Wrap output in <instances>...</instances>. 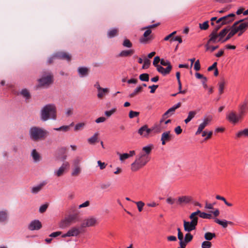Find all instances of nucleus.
<instances>
[{
	"mask_svg": "<svg viewBox=\"0 0 248 248\" xmlns=\"http://www.w3.org/2000/svg\"><path fill=\"white\" fill-rule=\"evenodd\" d=\"M230 31L229 32V33H230L232 36L237 33L238 31L235 27V24H233L232 26L230 28Z\"/></svg>",
	"mask_w": 248,
	"mask_h": 248,
	"instance_id": "51",
	"label": "nucleus"
},
{
	"mask_svg": "<svg viewBox=\"0 0 248 248\" xmlns=\"http://www.w3.org/2000/svg\"><path fill=\"white\" fill-rule=\"evenodd\" d=\"M109 90L108 88H102L100 90L97 91L98 93L97 94V96L98 98L101 99L106 94L108 93Z\"/></svg>",
	"mask_w": 248,
	"mask_h": 248,
	"instance_id": "30",
	"label": "nucleus"
},
{
	"mask_svg": "<svg viewBox=\"0 0 248 248\" xmlns=\"http://www.w3.org/2000/svg\"><path fill=\"white\" fill-rule=\"evenodd\" d=\"M56 107L53 104H49L45 105L41 110L40 118L45 122L49 119L56 120Z\"/></svg>",
	"mask_w": 248,
	"mask_h": 248,
	"instance_id": "1",
	"label": "nucleus"
},
{
	"mask_svg": "<svg viewBox=\"0 0 248 248\" xmlns=\"http://www.w3.org/2000/svg\"><path fill=\"white\" fill-rule=\"evenodd\" d=\"M55 57L57 59L66 60L70 61L71 60V56L68 54L64 52H59L55 54Z\"/></svg>",
	"mask_w": 248,
	"mask_h": 248,
	"instance_id": "22",
	"label": "nucleus"
},
{
	"mask_svg": "<svg viewBox=\"0 0 248 248\" xmlns=\"http://www.w3.org/2000/svg\"><path fill=\"white\" fill-rule=\"evenodd\" d=\"M118 33V30L116 28L112 29L108 31V36L109 38H112L116 36Z\"/></svg>",
	"mask_w": 248,
	"mask_h": 248,
	"instance_id": "39",
	"label": "nucleus"
},
{
	"mask_svg": "<svg viewBox=\"0 0 248 248\" xmlns=\"http://www.w3.org/2000/svg\"><path fill=\"white\" fill-rule=\"evenodd\" d=\"M38 81L41 86H48L53 81V76L50 72L44 71Z\"/></svg>",
	"mask_w": 248,
	"mask_h": 248,
	"instance_id": "4",
	"label": "nucleus"
},
{
	"mask_svg": "<svg viewBox=\"0 0 248 248\" xmlns=\"http://www.w3.org/2000/svg\"><path fill=\"white\" fill-rule=\"evenodd\" d=\"M230 28L229 27H226L223 29L218 34H217V42H221L222 41L223 38L227 34V33L230 31Z\"/></svg>",
	"mask_w": 248,
	"mask_h": 248,
	"instance_id": "23",
	"label": "nucleus"
},
{
	"mask_svg": "<svg viewBox=\"0 0 248 248\" xmlns=\"http://www.w3.org/2000/svg\"><path fill=\"white\" fill-rule=\"evenodd\" d=\"M99 133L96 132L94 135L88 139L87 141L90 144H93L98 141Z\"/></svg>",
	"mask_w": 248,
	"mask_h": 248,
	"instance_id": "36",
	"label": "nucleus"
},
{
	"mask_svg": "<svg viewBox=\"0 0 248 248\" xmlns=\"http://www.w3.org/2000/svg\"><path fill=\"white\" fill-rule=\"evenodd\" d=\"M48 132L39 127H31L29 130L31 139L34 141H38L45 139L47 135Z\"/></svg>",
	"mask_w": 248,
	"mask_h": 248,
	"instance_id": "3",
	"label": "nucleus"
},
{
	"mask_svg": "<svg viewBox=\"0 0 248 248\" xmlns=\"http://www.w3.org/2000/svg\"><path fill=\"white\" fill-rule=\"evenodd\" d=\"M123 45L124 47L127 48H130L132 46V44L130 41V40L127 39H125L124 40L123 43Z\"/></svg>",
	"mask_w": 248,
	"mask_h": 248,
	"instance_id": "49",
	"label": "nucleus"
},
{
	"mask_svg": "<svg viewBox=\"0 0 248 248\" xmlns=\"http://www.w3.org/2000/svg\"><path fill=\"white\" fill-rule=\"evenodd\" d=\"M135 51L133 49L124 50L120 52L118 55L119 57H126L132 55Z\"/></svg>",
	"mask_w": 248,
	"mask_h": 248,
	"instance_id": "24",
	"label": "nucleus"
},
{
	"mask_svg": "<svg viewBox=\"0 0 248 248\" xmlns=\"http://www.w3.org/2000/svg\"><path fill=\"white\" fill-rule=\"evenodd\" d=\"M235 16V15L234 14H230L226 16H224L218 19L217 20L216 23L217 24L221 23V25H223L229 24V23L234 20Z\"/></svg>",
	"mask_w": 248,
	"mask_h": 248,
	"instance_id": "10",
	"label": "nucleus"
},
{
	"mask_svg": "<svg viewBox=\"0 0 248 248\" xmlns=\"http://www.w3.org/2000/svg\"><path fill=\"white\" fill-rule=\"evenodd\" d=\"M46 181H43L39 184L33 186L31 189V192L33 194H36L40 192L43 188V187L46 185Z\"/></svg>",
	"mask_w": 248,
	"mask_h": 248,
	"instance_id": "20",
	"label": "nucleus"
},
{
	"mask_svg": "<svg viewBox=\"0 0 248 248\" xmlns=\"http://www.w3.org/2000/svg\"><path fill=\"white\" fill-rule=\"evenodd\" d=\"M176 78H177V79L178 81V89H179L178 93H182V94L186 93V90L181 91L182 84H181V82L180 81V73L179 72H176Z\"/></svg>",
	"mask_w": 248,
	"mask_h": 248,
	"instance_id": "32",
	"label": "nucleus"
},
{
	"mask_svg": "<svg viewBox=\"0 0 248 248\" xmlns=\"http://www.w3.org/2000/svg\"><path fill=\"white\" fill-rule=\"evenodd\" d=\"M98 222L95 218H87L81 224V227H87L95 225Z\"/></svg>",
	"mask_w": 248,
	"mask_h": 248,
	"instance_id": "17",
	"label": "nucleus"
},
{
	"mask_svg": "<svg viewBox=\"0 0 248 248\" xmlns=\"http://www.w3.org/2000/svg\"><path fill=\"white\" fill-rule=\"evenodd\" d=\"M210 43H214L213 42H209V40L208 41L207 44L205 45L206 50H210L211 52H213L218 47V46H211L209 45Z\"/></svg>",
	"mask_w": 248,
	"mask_h": 248,
	"instance_id": "38",
	"label": "nucleus"
},
{
	"mask_svg": "<svg viewBox=\"0 0 248 248\" xmlns=\"http://www.w3.org/2000/svg\"><path fill=\"white\" fill-rule=\"evenodd\" d=\"M238 111L244 118L248 112V98L242 101L238 106Z\"/></svg>",
	"mask_w": 248,
	"mask_h": 248,
	"instance_id": "7",
	"label": "nucleus"
},
{
	"mask_svg": "<svg viewBox=\"0 0 248 248\" xmlns=\"http://www.w3.org/2000/svg\"><path fill=\"white\" fill-rule=\"evenodd\" d=\"M156 69L158 72L163 76L169 74L172 69V66H167L166 68L163 67L161 65L157 66Z\"/></svg>",
	"mask_w": 248,
	"mask_h": 248,
	"instance_id": "21",
	"label": "nucleus"
},
{
	"mask_svg": "<svg viewBox=\"0 0 248 248\" xmlns=\"http://www.w3.org/2000/svg\"><path fill=\"white\" fill-rule=\"evenodd\" d=\"M166 202L173 207L178 206L177 198H174L172 197H169L166 200Z\"/></svg>",
	"mask_w": 248,
	"mask_h": 248,
	"instance_id": "31",
	"label": "nucleus"
},
{
	"mask_svg": "<svg viewBox=\"0 0 248 248\" xmlns=\"http://www.w3.org/2000/svg\"><path fill=\"white\" fill-rule=\"evenodd\" d=\"M150 65V61L147 58H145L144 60L143 64L142 65V69H147Z\"/></svg>",
	"mask_w": 248,
	"mask_h": 248,
	"instance_id": "53",
	"label": "nucleus"
},
{
	"mask_svg": "<svg viewBox=\"0 0 248 248\" xmlns=\"http://www.w3.org/2000/svg\"><path fill=\"white\" fill-rule=\"evenodd\" d=\"M192 218V220L190 222L184 220V227L185 231L189 232L195 229L198 223V218Z\"/></svg>",
	"mask_w": 248,
	"mask_h": 248,
	"instance_id": "8",
	"label": "nucleus"
},
{
	"mask_svg": "<svg viewBox=\"0 0 248 248\" xmlns=\"http://www.w3.org/2000/svg\"><path fill=\"white\" fill-rule=\"evenodd\" d=\"M172 139L170 131H166L162 134L161 141L162 145H165L166 143L170 141Z\"/></svg>",
	"mask_w": 248,
	"mask_h": 248,
	"instance_id": "19",
	"label": "nucleus"
},
{
	"mask_svg": "<svg viewBox=\"0 0 248 248\" xmlns=\"http://www.w3.org/2000/svg\"><path fill=\"white\" fill-rule=\"evenodd\" d=\"M89 70L86 67H79L78 69V73L80 77H84L88 75Z\"/></svg>",
	"mask_w": 248,
	"mask_h": 248,
	"instance_id": "26",
	"label": "nucleus"
},
{
	"mask_svg": "<svg viewBox=\"0 0 248 248\" xmlns=\"http://www.w3.org/2000/svg\"><path fill=\"white\" fill-rule=\"evenodd\" d=\"M117 154L119 155V158L121 162H123L125 159L129 158L128 153L120 154L118 153Z\"/></svg>",
	"mask_w": 248,
	"mask_h": 248,
	"instance_id": "48",
	"label": "nucleus"
},
{
	"mask_svg": "<svg viewBox=\"0 0 248 248\" xmlns=\"http://www.w3.org/2000/svg\"><path fill=\"white\" fill-rule=\"evenodd\" d=\"M236 137L238 138L243 137L248 138V128H245L243 130L238 131L236 134Z\"/></svg>",
	"mask_w": 248,
	"mask_h": 248,
	"instance_id": "35",
	"label": "nucleus"
},
{
	"mask_svg": "<svg viewBox=\"0 0 248 248\" xmlns=\"http://www.w3.org/2000/svg\"><path fill=\"white\" fill-rule=\"evenodd\" d=\"M161 60L159 56H156L154 58V60L153 62V65L157 67V66H159V65L158 64V63L160 62Z\"/></svg>",
	"mask_w": 248,
	"mask_h": 248,
	"instance_id": "59",
	"label": "nucleus"
},
{
	"mask_svg": "<svg viewBox=\"0 0 248 248\" xmlns=\"http://www.w3.org/2000/svg\"><path fill=\"white\" fill-rule=\"evenodd\" d=\"M154 148L153 144H150L146 146H144L142 149V152L143 153V155L149 156V155L151 153L152 149Z\"/></svg>",
	"mask_w": 248,
	"mask_h": 248,
	"instance_id": "29",
	"label": "nucleus"
},
{
	"mask_svg": "<svg viewBox=\"0 0 248 248\" xmlns=\"http://www.w3.org/2000/svg\"><path fill=\"white\" fill-rule=\"evenodd\" d=\"M142 87L140 86L137 87L134 91V92L129 94V97L132 98L135 96L136 94H137L139 92H140L142 90Z\"/></svg>",
	"mask_w": 248,
	"mask_h": 248,
	"instance_id": "44",
	"label": "nucleus"
},
{
	"mask_svg": "<svg viewBox=\"0 0 248 248\" xmlns=\"http://www.w3.org/2000/svg\"><path fill=\"white\" fill-rule=\"evenodd\" d=\"M31 155L33 159L34 162H37L40 160L41 156L40 154L36 151L35 149H33L31 153Z\"/></svg>",
	"mask_w": 248,
	"mask_h": 248,
	"instance_id": "34",
	"label": "nucleus"
},
{
	"mask_svg": "<svg viewBox=\"0 0 248 248\" xmlns=\"http://www.w3.org/2000/svg\"><path fill=\"white\" fill-rule=\"evenodd\" d=\"M20 94L22 95L26 100L29 99L31 97L30 93L28 90L24 89L20 92Z\"/></svg>",
	"mask_w": 248,
	"mask_h": 248,
	"instance_id": "40",
	"label": "nucleus"
},
{
	"mask_svg": "<svg viewBox=\"0 0 248 248\" xmlns=\"http://www.w3.org/2000/svg\"><path fill=\"white\" fill-rule=\"evenodd\" d=\"M150 159V156L143 155V153H140L136 156L134 162L131 164V170L134 172L137 171L144 167Z\"/></svg>",
	"mask_w": 248,
	"mask_h": 248,
	"instance_id": "2",
	"label": "nucleus"
},
{
	"mask_svg": "<svg viewBox=\"0 0 248 248\" xmlns=\"http://www.w3.org/2000/svg\"><path fill=\"white\" fill-rule=\"evenodd\" d=\"M215 204V202L209 203L207 202H206L205 203L204 209L206 212L211 214V217H217L219 215V210L217 208L214 207Z\"/></svg>",
	"mask_w": 248,
	"mask_h": 248,
	"instance_id": "6",
	"label": "nucleus"
},
{
	"mask_svg": "<svg viewBox=\"0 0 248 248\" xmlns=\"http://www.w3.org/2000/svg\"><path fill=\"white\" fill-rule=\"evenodd\" d=\"M41 228L42 223L37 219L31 221L28 226V229L31 231L39 230Z\"/></svg>",
	"mask_w": 248,
	"mask_h": 248,
	"instance_id": "16",
	"label": "nucleus"
},
{
	"mask_svg": "<svg viewBox=\"0 0 248 248\" xmlns=\"http://www.w3.org/2000/svg\"><path fill=\"white\" fill-rule=\"evenodd\" d=\"M48 206V204L47 203H45L41 205L39 209V212L41 213L45 212Z\"/></svg>",
	"mask_w": 248,
	"mask_h": 248,
	"instance_id": "57",
	"label": "nucleus"
},
{
	"mask_svg": "<svg viewBox=\"0 0 248 248\" xmlns=\"http://www.w3.org/2000/svg\"><path fill=\"white\" fill-rule=\"evenodd\" d=\"M196 112L195 111H190L189 112L187 116V118L191 120L196 115Z\"/></svg>",
	"mask_w": 248,
	"mask_h": 248,
	"instance_id": "61",
	"label": "nucleus"
},
{
	"mask_svg": "<svg viewBox=\"0 0 248 248\" xmlns=\"http://www.w3.org/2000/svg\"><path fill=\"white\" fill-rule=\"evenodd\" d=\"M214 218L215 222L222 226L223 228L227 227L228 224L232 225V222L227 221L225 219H220L218 218Z\"/></svg>",
	"mask_w": 248,
	"mask_h": 248,
	"instance_id": "28",
	"label": "nucleus"
},
{
	"mask_svg": "<svg viewBox=\"0 0 248 248\" xmlns=\"http://www.w3.org/2000/svg\"><path fill=\"white\" fill-rule=\"evenodd\" d=\"M216 237L215 233H212L210 232H206L204 234V238L207 241L211 240L213 238Z\"/></svg>",
	"mask_w": 248,
	"mask_h": 248,
	"instance_id": "41",
	"label": "nucleus"
},
{
	"mask_svg": "<svg viewBox=\"0 0 248 248\" xmlns=\"http://www.w3.org/2000/svg\"><path fill=\"white\" fill-rule=\"evenodd\" d=\"M160 63L163 66H171L170 62L168 60H165L164 59H161L160 61Z\"/></svg>",
	"mask_w": 248,
	"mask_h": 248,
	"instance_id": "60",
	"label": "nucleus"
},
{
	"mask_svg": "<svg viewBox=\"0 0 248 248\" xmlns=\"http://www.w3.org/2000/svg\"><path fill=\"white\" fill-rule=\"evenodd\" d=\"M69 166L68 162H66L63 163L62 165L56 170L54 171V174L57 177H60L62 176L65 172L66 169Z\"/></svg>",
	"mask_w": 248,
	"mask_h": 248,
	"instance_id": "15",
	"label": "nucleus"
},
{
	"mask_svg": "<svg viewBox=\"0 0 248 248\" xmlns=\"http://www.w3.org/2000/svg\"><path fill=\"white\" fill-rule=\"evenodd\" d=\"M223 25H221V23H220L219 25L215 26L214 29L211 33L209 35V42H213V43H217V31L221 28V27Z\"/></svg>",
	"mask_w": 248,
	"mask_h": 248,
	"instance_id": "14",
	"label": "nucleus"
},
{
	"mask_svg": "<svg viewBox=\"0 0 248 248\" xmlns=\"http://www.w3.org/2000/svg\"><path fill=\"white\" fill-rule=\"evenodd\" d=\"M143 30L145 29L143 28ZM147 30L144 32L143 34V38H141L140 39V42L141 43L145 44L147 42V41L150 40V37H148V36L151 33L152 31L150 29H146Z\"/></svg>",
	"mask_w": 248,
	"mask_h": 248,
	"instance_id": "25",
	"label": "nucleus"
},
{
	"mask_svg": "<svg viewBox=\"0 0 248 248\" xmlns=\"http://www.w3.org/2000/svg\"><path fill=\"white\" fill-rule=\"evenodd\" d=\"M212 246L211 243L208 241H205L202 243V248H210Z\"/></svg>",
	"mask_w": 248,
	"mask_h": 248,
	"instance_id": "56",
	"label": "nucleus"
},
{
	"mask_svg": "<svg viewBox=\"0 0 248 248\" xmlns=\"http://www.w3.org/2000/svg\"><path fill=\"white\" fill-rule=\"evenodd\" d=\"M151 129H153V131H154L155 133H159L161 131L160 126L159 125H155Z\"/></svg>",
	"mask_w": 248,
	"mask_h": 248,
	"instance_id": "64",
	"label": "nucleus"
},
{
	"mask_svg": "<svg viewBox=\"0 0 248 248\" xmlns=\"http://www.w3.org/2000/svg\"><path fill=\"white\" fill-rule=\"evenodd\" d=\"M192 198L189 196H182L177 197L178 206L183 207L190 203Z\"/></svg>",
	"mask_w": 248,
	"mask_h": 248,
	"instance_id": "11",
	"label": "nucleus"
},
{
	"mask_svg": "<svg viewBox=\"0 0 248 248\" xmlns=\"http://www.w3.org/2000/svg\"><path fill=\"white\" fill-rule=\"evenodd\" d=\"M194 68L196 71H199L200 70L201 66L200 61L199 60H197L195 62Z\"/></svg>",
	"mask_w": 248,
	"mask_h": 248,
	"instance_id": "63",
	"label": "nucleus"
},
{
	"mask_svg": "<svg viewBox=\"0 0 248 248\" xmlns=\"http://www.w3.org/2000/svg\"><path fill=\"white\" fill-rule=\"evenodd\" d=\"M135 203L136 204L138 210L139 212H141L143 210V208L144 206L145 205L144 203L142 201H139L135 202Z\"/></svg>",
	"mask_w": 248,
	"mask_h": 248,
	"instance_id": "47",
	"label": "nucleus"
},
{
	"mask_svg": "<svg viewBox=\"0 0 248 248\" xmlns=\"http://www.w3.org/2000/svg\"><path fill=\"white\" fill-rule=\"evenodd\" d=\"M139 78L142 81H148L149 80V76L146 73L142 74L140 75Z\"/></svg>",
	"mask_w": 248,
	"mask_h": 248,
	"instance_id": "45",
	"label": "nucleus"
},
{
	"mask_svg": "<svg viewBox=\"0 0 248 248\" xmlns=\"http://www.w3.org/2000/svg\"><path fill=\"white\" fill-rule=\"evenodd\" d=\"M199 27L201 30H206L209 27L208 21H206L204 22L202 24H199Z\"/></svg>",
	"mask_w": 248,
	"mask_h": 248,
	"instance_id": "50",
	"label": "nucleus"
},
{
	"mask_svg": "<svg viewBox=\"0 0 248 248\" xmlns=\"http://www.w3.org/2000/svg\"><path fill=\"white\" fill-rule=\"evenodd\" d=\"M152 131L153 129L148 128V125L145 124L139 129L138 133L142 137L147 138Z\"/></svg>",
	"mask_w": 248,
	"mask_h": 248,
	"instance_id": "12",
	"label": "nucleus"
},
{
	"mask_svg": "<svg viewBox=\"0 0 248 248\" xmlns=\"http://www.w3.org/2000/svg\"><path fill=\"white\" fill-rule=\"evenodd\" d=\"M81 171L80 167L78 166H76L73 170L71 173L72 176H75L78 175Z\"/></svg>",
	"mask_w": 248,
	"mask_h": 248,
	"instance_id": "42",
	"label": "nucleus"
},
{
	"mask_svg": "<svg viewBox=\"0 0 248 248\" xmlns=\"http://www.w3.org/2000/svg\"><path fill=\"white\" fill-rule=\"evenodd\" d=\"M139 112L131 110L130 111L129 113V117L130 118L132 119L133 118L138 117L139 115Z\"/></svg>",
	"mask_w": 248,
	"mask_h": 248,
	"instance_id": "54",
	"label": "nucleus"
},
{
	"mask_svg": "<svg viewBox=\"0 0 248 248\" xmlns=\"http://www.w3.org/2000/svg\"><path fill=\"white\" fill-rule=\"evenodd\" d=\"M211 121V119L206 118L204 119L202 122L198 126V129L196 132V135H199L202 133L203 129L207 126Z\"/></svg>",
	"mask_w": 248,
	"mask_h": 248,
	"instance_id": "18",
	"label": "nucleus"
},
{
	"mask_svg": "<svg viewBox=\"0 0 248 248\" xmlns=\"http://www.w3.org/2000/svg\"><path fill=\"white\" fill-rule=\"evenodd\" d=\"M85 124L86 123L84 122L77 124L75 126L74 130L78 131L82 129L85 126Z\"/></svg>",
	"mask_w": 248,
	"mask_h": 248,
	"instance_id": "43",
	"label": "nucleus"
},
{
	"mask_svg": "<svg viewBox=\"0 0 248 248\" xmlns=\"http://www.w3.org/2000/svg\"><path fill=\"white\" fill-rule=\"evenodd\" d=\"M70 212L72 213L73 215H77L78 214V211L75 206H72L69 208Z\"/></svg>",
	"mask_w": 248,
	"mask_h": 248,
	"instance_id": "62",
	"label": "nucleus"
},
{
	"mask_svg": "<svg viewBox=\"0 0 248 248\" xmlns=\"http://www.w3.org/2000/svg\"><path fill=\"white\" fill-rule=\"evenodd\" d=\"M193 238V236L189 233H187L185 235V240L184 241V242H186V244L192 240Z\"/></svg>",
	"mask_w": 248,
	"mask_h": 248,
	"instance_id": "52",
	"label": "nucleus"
},
{
	"mask_svg": "<svg viewBox=\"0 0 248 248\" xmlns=\"http://www.w3.org/2000/svg\"><path fill=\"white\" fill-rule=\"evenodd\" d=\"M181 105V103L180 102H179L177 104L174 105L173 107H172L171 108H170L168 110L169 111V112L171 113L170 114V115H171L173 112L175 111V110L180 107Z\"/></svg>",
	"mask_w": 248,
	"mask_h": 248,
	"instance_id": "46",
	"label": "nucleus"
},
{
	"mask_svg": "<svg viewBox=\"0 0 248 248\" xmlns=\"http://www.w3.org/2000/svg\"><path fill=\"white\" fill-rule=\"evenodd\" d=\"M235 27L238 31H245L248 29V19H242L235 22Z\"/></svg>",
	"mask_w": 248,
	"mask_h": 248,
	"instance_id": "9",
	"label": "nucleus"
},
{
	"mask_svg": "<svg viewBox=\"0 0 248 248\" xmlns=\"http://www.w3.org/2000/svg\"><path fill=\"white\" fill-rule=\"evenodd\" d=\"M76 218H63L59 223L61 229H64L76 222Z\"/></svg>",
	"mask_w": 248,
	"mask_h": 248,
	"instance_id": "13",
	"label": "nucleus"
},
{
	"mask_svg": "<svg viewBox=\"0 0 248 248\" xmlns=\"http://www.w3.org/2000/svg\"><path fill=\"white\" fill-rule=\"evenodd\" d=\"M80 230L77 228H72L68 231V235L70 236H76L80 233Z\"/></svg>",
	"mask_w": 248,
	"mask_h": 248,
	"instance_id": "33",
	"label": "nucleus"
},
{
	"mask_svg": "<svg viewBox=\"0 0 248 248\" xmlns=\"http://www.w3.org/2000/svg\"><path fill=\"white\" fill-rule=\"evenodd\" d=\"M97 164L100 169L101 170L105 169L107 165V164L105 162H102L100 160L97 161Z\"/></svg>",
	"mask_w": 248,
	"mask_h": 248,
	"instance_id": "58",
	"label": "nucleus"
},
{
	"mask_svg": "<svg viewBox=\"0 0 248 248\" xmlns=\"http://www.w3.org/2000/svg\"><path fill=\"white\" fill-rule=\"evenodd\" d=\"M227 120L233 124H236L240 122L243 117L238 112L237 113L234 111H231L226 115Z\"/></svg>",
	"mask_w": 248,
	"mask_h": 248,
	"instance_id": "5",
	"label": "nucleus"
},
{
	"mask_svg": "<svg viewBox=\"0 0 248 248\" xmlns=\"http://www.w3.org/2000/svg\"><path fill=\"white\" fill-rule=\"evenodd\" d=\"M74 124L73 123H71L69 125H63L59 128H54L56 131H62L63 132H67L70 130V127Z\"/></svg>",
	"mask_w": 248,
	"mask_h": 248,
	"instance_id": "37",
	"label": "nucleus"
},
{
	"mask_svg": "<svg viewBox=\"0 0 248 248\" xmlns=\"http://www.w3.org/2000/svg\"><path fill=\"white\" fill-rule=\"evenodd\" d=\"M226 84V82L224 78L221 79L220 81L218 83V94L219 95L222 94L224 93Z\"/></svg>",
	"mask_w": 248,
	"mask_h": 248,
	"instance_id": "27",
	"label": "nucleus"
},
{
	"mask_svg": "<svg viewBox=\"0 0 248 248\" xmlns=\"http://www.w3.org/2000/svg\"><path fill=\"white\" fill-rule=\"evenodd\" d=\"M116 111V108H113L111 109H110V110L106 111L105 112V114L108 117H109L113 114H114L115 112Z\"/></svg>",
	"mask_w": 248,
	"mask_h": 248,
	"instance_id": "55",
	"label": "nucleus"
}]
</instances>
